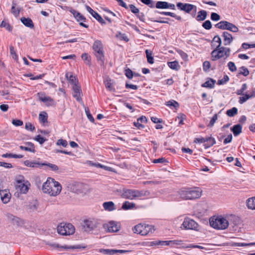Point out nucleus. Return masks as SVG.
I'll use <instances>...</instances> for the list:
<instances>
[{"label":"nucleus","instance_id":"2","mask_svg":"<svg viewBox=\"0 0 255 255\" xmlns=\"http://www.w3.org/2000/svg\"><path fill=\"white\" fill-rule=\"evenodd\" d=\"M209 223L212 227L219 230L226 229L229 225L227 219L222 216L211 217L209 220Z\"/></svg>","mask_w":255,"mask_h":255},{"label":"nucleus","instance_id":"48","mask_svg":"<svg viewBox=\"0 0 255 255\" xmlns=\"http://www.w3.org/2000/svg\"><path fill=\"white\" fill-rule=\"evenodd\" d=\"M15 5L16 4L13 2L11 9V12L15 16L17 17L19 14L20 10L18 8H15Z\"/></svg>","mask_w":255,"mask_h":255},{"label":"nucleus","instance_id":"7","mask_svg":"<svg viewBox=\"0 0 255 255\" xmlns=\"http://www.w3.org/2000/svg\"><path fill=\"white\" fill-rule=\"evenodd\" d=\"M132 230L134 233L146 236L149 233H152L155 229L152 225L139 224L135 226Z\"/></svg>","mask_w":255,"mask_h":255},{"label":"nucleus","instance_id":"14","mask_svg":"<svg viewBox=\"0 0 255 255\" xmlns=\"http://www.w3.org/2000/svg\"><path fill=\"white\" fill-rule=\"evenodd\" d=\"M73 96L78 101L81 100V94H82L81 89L80 86L77 84H74L73 86Z\"/></svg>","mask_w":255,"mask_h":255},{"label":"nucleus","instance_id":"32","mask_svg":"<svg viewBox=\"0 0 255 255\" xmlns=\"http://www.w3.org/2000/svg\"><path fill=\"white\" fill-rule=\"evenodd\" d=\"M155 7L158 9L168 8V3L166 1H158L156 3Z\"/></svg>","mask_w":255,"mask_h":255},{"label":"nucleus","instance_id":"11","mask_svg":"<svg viewBox=\"0 0 255 255\" xmlns=\"http://www.w3.org/2000/svg\"><path fill=\"white\" fill-rule=\"evenodd\" d=\"M103 228L107 232L114 233L119 231L120 226L114 221H110L108 223L104 224Z\"/></svg>","mask_w":255,"mask_h":255},{"label":"nucleus","instance_id":"39","mask_svg":"<svg viewBox=\"0 0 255 255\" xmlns=\"http://www.w3.org/2000/svg\"><path fill=\"white\" fill-rule=\"evenodd\" d=\"M145 53L146 55L147 62L150 64H153L154 63V59L153 57L152 56V51L149 50H146Z\"/></svg>","mask_w":255,"mask_h":255},{"label":"nucleus","instance_id":"35","mask_svg":"<svg viewBox=\"0 0 255 255\" xmlns=\"http://www.w3.org/2000/svg\"><path fill=\"white\" fill-rule=\"evenodd\" d=\"M243 96L240 97L239 100V103L240 104H243L245 103L247 100L252 98L250 94H243Z\"/></svg>","mask_w":255,"mask_h":255},{"label":"nucleus","instance_id":"16","mask_svg":"<svg viewBox=\"0 0 255 255\" xmlns=\"http://www.w3.org/2000/svg\"><path fill=\"white\" fill-rule=\"evenodd\" d=\"M24 164L27 167L32 168H40L42 166V165L44 164H43L42 162H40L36 160L31 161L26 160L24 161Z\"/></svg>","mask_w":255,"mask_h":255},{"label":"nucleus","instance_id":"38","mask_svg":"<svg viewBox=\"0 0 255 255\" xmlns=\"http://www.w3.org/2000/svg\"><path fill=\"white\" fill-rule=\"evenodd\" d=\"M238 113V109L236 107H233L232 109L228 110L226 114L230 117H233L237 115Z\"/></svg>","mask_w":255,"mask_h":255},{"label":"nucleus","instance_id":"44","mask_svg":"<svg viewBox=\"0 0 255 255\" xmlns=\"http://www.w3.org/2000/svg\"><path fill=\"white\" fill-rule=\"evenodd\" d=\"M255 245V243H234L233 246L234 247H246V246H252Z\"/></svg>","mask_w":255,"mask_h":255},{"label":"nucleus","instance_id":"23","mask_svg":"<svg viewBox=\"0 0 255 255\" xmlns=\"http://www.w3.org/2000/svg\"><path fill=\"white\" fill-rule=\"evenodd\" d=\"M21 21L26 27L32 28L34 27V24L32 20L29 18L22 17Z\"/></svg>","mask_w":255,"mask_h":255},{"label":"nucleus","instance_id":"46","mask_svg":"<svg viewBox=\"0 0 255 255\" xmlns=\"http://www.w3.org/2000/svg\"><path fill=\"white\" fill-rule=\"evenodd\" d=\"M44 164L42 166H46L49 167L52 171H56L58 170L59 167L57 165L50 163H42Z\"/></svg>","mask_w":255,"mask_h":255},{"label":"nucleus","instance_id":"27","mask_svg":"<svg viewBox=\"0 0 255 255\" xmlns=\"http://www.w3.org/2000/svg\"><path fill=\"white\" fill-rule=\"evenodd\" d=\"M194 212L197 216H202L204 213L205 209L201 204H198L194 208Z\"/></svg>","mask_w":255,"mask_h":255},{"label":"nucleus","instance_id":"5","mask_svg":"<svg viewBox=\"0 0 255 255\" xmlns=\"http://www.w3.org/2000/svg\"><path fill=\"white\" fill-rule=\"evenodd\" d=\"M230 51L231 50L229 48L220 46V45H218L216 48L211 52L212 60L215 61L225 56L227 58L230 56Z\"/></svg>","mask_w":255,"mask_h":255},{"label":"nucleus","instance_id":"3","mask_svg":"<svg viewBox=\"0 0 255 255\" xmlns=\"http://www.w3.org/2000/svg\"><path fill=\"white\" fill-rule=\"evenodd\" d=\"M149 194V192L146 190L124 189L123 190L122 196L125 199L134 200L136 198L147 196Z\"/></svg>","mask_w":255,"mask_h":255},{"label":"nucleus","instance_id":"60","mask_svg":"<svg viewBox=\"0 0 255 255\" xmlns=\"http://www.w3.org/2000/svg\"><path fill=\"white\" fill-rule=\"evenodd\" d=\"M129 7L131 11L135 15L139 11V9L137 8L134 4H129Z\"/></svg>","mask_w":255,"mask_h":255},{"label":"nucleus","instance_id":"6","mask_svg":"<svg viewBox=\"0 0 255 255\" xmlns=\"http://www.w3.org/2000/svg\"><path fill=\"white\" fill-rule=\"evenodd\" d=\"M101 225L98 219H89L85 220L81 223L82 229L86 232L89 233L96 230Z\"/></svg>","mask_w":255,"mask_h":255},{"label":"nucleus","instance_id":"17","mask_svg":"<svg viewBox=\"0 0 255 255\" xmlns=\"http://www.w3.org/2000/svg\"><path fill=\"white\" fill-rule=\"evenodd\" d=\"M203 194V190L199 187H192V200L200 198Z\"/></svg>","mask_w":255,"mask_h":255},{"label":"nucleus","instance_id":"33","mask_svg":"<svg viewBox=\"0 0 255 255\" xmlns=\"http://www.w3.org/2000/svg\"><path fill=\"white\" fill-rule=\"evenodd\" d=\"M135 204L130 203L128 201H125L122 205V208L124 210H127L133 208L135 207Z\"/></svg>","mask_w":255,"mask_h":255},{"label":"nucleus","instance_id":"40","mask_svg":"<svg viewBox=\"0 0 255 255\" xmlns=\"http://www.w3.org/2000/svg\"><path fill=\"white\" fill-rule=\"evenodd\" d=\"M0 27L5 28L8 31H11L12 29V27L9 23L5 20H3L0 23Z\"/></svg>","mask_w":255,"mask_h":255},{"label":"nucleus","instance_id":"57","mask_svg":"<svg viewBox=\"0 0 255 255\" xmlns=\"http://www.w3.org/2000/svg\"><path fill=\"white\" fill-rule=\"evenodd\" d=\"M202 26L206 29L209 30L212 28V24L210 20L205 21L202 24Z\"/></svg>","mask_w":255,"mask_h":255},{"label":"nucleus","instance_id":"54","mask_svg":"<svg viewBox=\"0 0 255 255\" xmlns=\"http://www.w3.org/2000/svg\"><path fill=\"white\" fill-rule=\"evenodd\" d=\"M34 139L36 141L38 142L39 144H42L47 139L43 137H42L40 135H38L36 136Z\"/></svg>","mask_w":255,"mask_h":255},{"label":"nucleus","instance_id":"30","mask_svg":"<svg viewBox=\"0 0 255 255\" xmlns=\"http://www.w3.org/2000/svg\"><path fill=\"white\" fill-rule=\"evenodd\" d=\"M191 221V220L189 218L186 217L181 225V228L182 229H191L190 227Z\"/></svg>","mask_w":255,"mask_h":255},{"label":"nucleus","instance_id":"56","mask_svg":"<svg viewBox=\"0 0 255 255\" xmlns=\"http://www.w3.org/2000/svg\"><path fill=\"white\" fill-rule=\"evenodd\" d=\"M25 128L26 129L31 131H33L35 130L34 126L29 122L25 123Z\"/></svg>","mask_w":255,"mask_h":255},{"label":"nucleus","instance_id":"42","mask_svg":"<svg viewBox=\"0 0 255 255\" xmlns=\"http://www.w3.org/2000/svg\"><path fill=\"white\" fill-rule=\"evenodd\" d=\"M47 115L46 113H44V114L40 113L39 115V120L40 123L45 124V123H47Z\"/></svg>","mask_w":255,"mask_h":255},{"label":"nucleus","instance_id":"31","mask_svg":"<svg viewBox=\"0 0 255 255\" xmlns=\"http://www.w3.org/2000/svg\"><path fill=\"white\" fill-rule=\"evenodd\" d=\"M242 127L241 125H235L232 128V130L235 136H237L242 132Z\"/></svg>","mask_w":255,"mask_h":255},{"label":"nucleus","instance_id":"41","mask_svg":"<svg viewBox=\"0 0 255 255\" xmlns=\"http://www.w3.org/2000/svg\"><path fill=\"white\" fill-rule=\"evenodd\" d=\"M93 16L101 24L105 25L106 24L105 21L103 19V18L101 17V16L97 12L94 13V14Z\"/></svg>","mask_w":255,"mask_h":255},{"label":"nucleus","instance_id":"21","mask_svg":"<svg viewBox=\"0 0 255 255\" xmlns=\"http://www.w3.org/2000/svg\"><path fill=\"white\" fill-rule=\"evenodd\" d=\"M104 209L108 211H112L116 210L115 205L112 201L104 202L103 204Z\"/></svg>","mask_w":255,"mask_h":255},{"label":"nucleus","instance_id":"4","mask_svg":"<svg viewBox=\"0 0 255 255\" xmlns=\"http://www.w3.org/2000/svg\"><path fill=\"white\" fill-rule=\"evenodd\" d=\"M94 55L101 66H103L105 63V55L103 45L100 40H96L92 46Z\"/></svg>","mask_w":255,"mask_h":255},{"label":"nucleus","instance_id":"26","mask_svg":"<svg viewBox=\"0 0 255 255\" xmlns=\"http://www.w3.org/2000/svg\"><path fill=\"white\" fill-rule=\"evenodd\" d=\"M150 246H156L158 247H163L165 246H167V241H160L156 240L150 242L149 243Z\"/></svg>","mask_w":255,"mask_h":255},{"label":"nucleus","instance_id":"24","mask_svg":"<svg viewBox=\"0 0 255 255\" xmlns=\"http://www.w3.org/2000/svg\"><path fill=\"white\" fill-rule=\"evenodd\" d=\"M71 12H72V13L73 14V15L78 21L79 22L82 21L85 22L86 21V18H85V17L82 15L78 11H77L75 10H73L71 11Z\"/></svg>","mask_w":255,"mask_h":255},{"label":"nucleus","instance_id":"37","mask_svg":"<svg viewBox=\"0 0 255 255\" xmlns=\"http://www.w3.org/2000/svg\"><path fill=\"white\" fill-rule=\"evenodd\" d=\"M165 105L168 107H173L176 109H177L179 107V103L173 100H171L168 102H166L165 103Z\"/></svg>","mask_w":255,"mask_h":255},{"label":"nucleus","instance_id":"1","mask_svg":"<svg viewBox=\"0 0 255 255\" xmlns=\"http://www.w3.org/2000/svg\"><path fill=\"white\" fill-rule=\"evenodd\" d=\"M62 187L58 181L53 178L49 177L42 186V191L50 196H56L61 192Z\"/></svg>","mask_w":255,"mask_h":255},{"label":"nucleus","instance_id":"53","mask_svg":"<svg viewBox=\"0 0 255 255\" xmlns=\"http://www.w3.org/2000/svg\"><path fill=\"white\" fill-rule=\"evenodd\" d=\"M57 145H61L64 147H66L68 145V142L65 139H59L56 142Z\"/></svg>","mask_w":255,"mask_h":255},{"label":"nucleus","instance_id":"22","mask_svg":"<svg viewBox=\"0 0 255 255\" xmlns=\"http://www.w3.org/2000/svg\"><path fill=\"white\" fill-rule=\"evenodd\" d=\"M206 142L204 145L206 148H209L213 146L216 143V140L214 137L212 136H206L205 137Z\"/></svg>","mask_w":255,"mask_h":255},{"label":"nucleus","instance_id":"36","mask_svg":"<svg viewBox=\"0 0 255 255\" xmlns=\"http://www.w3.org/2000/svg\"><path fill=\"white\" fill-rule=\"evenodd\" d=\"M66 77L68 80L73 85L76 84L77 80L76 77L74 76L71 73H67L66 74Z\"/></svg>","mask_w":255,"mask_h":255},{"label":"nucleus","instance_id":"13","mask_svg":"<svg viewBox=\"0 0 255 255\" xmlns=\"http://www.w3.org/2000/svg\"><path fill=\"white\" fill-rule=\"evenodd\" d=\"M0 196L2 202L4 204L7 203L11 197V194L8 190L2 189L0 190Z\"/></svg>","mask_w":255,"mask_h":255},{"label":"nucleus","instance_id":"12","mask_svg":"<svg viewBox=\"0 0 255 255\" xmlns=\"http://www.w3.org/2000/svg\"><path fill=\"white\" fill-rule=\"evenodd\" d=\"M6 217L8 221L13 225L21 226L24 223L23 221L21 219L11 214H7Z\"/></svg>","mask_w":255,"mask_h":255},{"label":"nucleus","instance_id":"62","mask_svg":"<svg viewBox=\"0 0 255 255\" xmlns=\"http://www.w3.org/2000/svg\"><path fill=\"white\" fill-rule=\"evenodd\" d=\"M211 19L213 21H218L220 19V16L215 12H212L211 15Z\"/></svg>","mask_w":255,"mask_h":255},{"label":"nucleus","instance_id":"29","mask_svg":"<svg viewBox=\"0 0 255 255\" xmlns=\"http://www.w3.org/2000/svg\"><path fill=\"white\" fill-rule=\"evenodd\" d=\"M216 83V81L212 79H209L206 82H205L204 84H202V86L210 89H212L214 87L215 84Z\"/></svg>","mask_w":255,"mask_h":255},{"label":"nucleus","instance_id":"45","mask_svg":"<svg viewBox=\"0 0 255 255\" xmlns=\"http://www.w3.org/2000/svg\"><path fill=\"white\" fill-rule=\"evenodd\" d=\"M168 65L171 69L173 70H177L178 69V68L179 67L178 63L176 61L168 62Z\"/></svg>","mask_w":255,"mask_h":255},{"label":"nucleus","instance_id":"61","mask_svg":"<svg viewBox=\"0 0 255 255\" xmlns=\"http://www.w3.org/2000/svg\"><path fill=\"white\" fill-rule=\"evenodd\" d=\"M229 80V78L227 75L224 76L223 78L218 81V85H223L225 84Z\"/></svg>","mask_w":255,"mask_h":255},{"label":"nucleus","instance_id":"51","mask_svg":"<svg viewBox=\"0 0 255 255\" xmlns=\"http://www.w3.org/2000/svg\"><path fill=\"white\" fill-rule=\"evenodd\" d=\"M167 246H170L171 247H174L175 245H179L181 244V241L179 240H171L167 241Z\"/></svg>","mask_w":255,"mask_h":255},{"label":"nucleus","instance_id":"20","mask_svg":"<svg viewBox=\"0 0 255 255\" xmlns=\"http://www.w3.org/2000/svg\"><path fill=\"white\" fill-rule=\"evenodd\" d=\"M181 197L185 200L191 199V191L182 190L179 192Z\"/></svg>","mask_w":255,"mask_h":255},{"label":"nucleus","instance_id":"63","mask_svg":"<svg viewBox=\"0 0 255 255\" xmlns=\"http://www.w3.org/2000/svg\"><path fill=\"white\" fill-rule=\"evenodd\" d=\"M194 142L195 143H200V144L205 143L206 142L205 137H199L197 138H195L194 140Z\"/></svg>","mask_w":255,"mask_h":255},{"label":"nucleus","instance_id":"47","mask_svg":"<svg viewBox=\"0 0 255 255\" xmlns=\"http://www.w3.org/2000/svg\"><path fill=\"white\" fill-rule=\"evenodd\" d=\"M100 252L107 255H115L114 249H101L100 250Z\"/></svg>","mask_w":255,"mask_h":255},{"label":"nucleus","instance_id":"52","mask_svg":"<svg viewBox=\"0 0 255 255\" xmlns=\"http://www.w3.org/2000/svg\"><path fill=\"white\" fill-rule=\"evenodd\" d=\"M239 74H242L245 76H247L249 74V71L245 67L242 66L240 68Z\"/></svg>","mask_w":255,"mask_h":255},{"label":"nucleus","instance_id":"25","mask_svg":"<svg viewBox=\"0 0 255 255\" xmlns=\"http://www.w3.org/2000/svg\"><path fill=\"white\" fill-rule=\"evenodd\" d=\"M207 15V11L205 10H201L198 12L196 19L197 21H203L206 18Z\"/></svg>","mask_w":255,"mask_h":255},{"label":"nucleus","instance_id":"34","mask_svg":"<svg viewBox=\"0 0 255 255\" xmlns=\"http://www.w3.org/2000/svg\"><path fill=\"white\" fill-rule=\"evenodd\" d=\"M37 96L38 97L39 100L44 103L51 102L52 101L50 97L45 96L44 94L38 93L37 94Z\"/></svg>","mask_w":255,"mask_h":255},{"label":"nucleus","instance_id":"28","mask_svg":"<svg viewBox=\"0 0 255 255\" xmlns=\"http://www.w3.org/2000/svg\"><path fill=\"white\" fill-rule=\"evenodd\" d=\"M248 208L251 210H255V197L249 198L246 202Z\"/></svg>","mask_w":255,"mask_h":255},{"label":"nucleus","instance_id":"9","mask_svg":"<svg viewBox=\"0 0 255 255\" xmlns=\"http://www.w3.org/2000/svg\"><path fill=\"white\" fill-rule=\"evenodd\" d=\"M215 27L221 29L230 30L233 32H237L239 31L237 26L227 21H221L215 24Z\"/></svg>","mask_w":255,"mask_h":255},{"label":"nucleus","instance_id":"19","mask_svg":"<svg viewBox=\"0 0 255 255\" xmlns=\"http://www.w3.org/2000/svg\"><path fill=\"white\" fill-rule=\"evenodd\" d=\"M177 6L179 9L188 13L191 11V4L183 3L179 2L177 3Z\"/></svg>","mask_w":255,"mask_h":255},{"label":"nucleus","instance_id":"18","mask_svg":"<svg viewBox=\"0 0 255 255\" xmlns=\"http://www.w3.org/2000/svg\"><path fill=\"white\" fill-rule=\"evenodd\" d=\"M26 146L20 145L19 148L21 150L29 151L32 153L36 152L34 144L31 142H27L25 143Z\"/></svg>","mask_w":255,"mask_h":255},{"label":"nucleus","instance_id":"55","mask_svg":"<svg viewBox=\"0 0 255 255\" xmlns=\"http://www.w3.org/2000/svg\"><path fill=\"white\" fill-rule=\"evenodd\" d=\"M9 50H10V53L11 55L12 56V58L15 60H18V56L14 50V47L12 46H10L9 47Z\"/></svg>","mask_w":255,"mask_h":255},{"label":"nucleus","instance_id":"43","mask_svg":"<svg viewBox=\"0 0 255 255\" xmlns=\"http://www.w3.org/2000/svg\"><path fill=\"white\" fill-rule=\"evenodd\" d=\"M81 57L87 65H91V58L88 53H83Z\"/></svg>","mask_w":255,"mask_h":255},{"label":"nucleus","instance_id":"49","mask_svg":"<svg viewBox=\"0 0 255 255\" xmlns=\"http://www.w3.org/2000/svg\"><path fill=\"white\" fill-rule=\"evenodd\" d=\"M105 86H106V88L108 89L109 91H115V88H113V85H112L111 80H107L105 82Z\"/></svg>","mask_w":255,"mask_h":255},{"label":"nucleus","instance_id":"50","mask_svg":"<svg viewBox=\"0 0 255 255\" xmlns=\"http://www.w3.org/2000/svg\"><path fill=\"white\" fill-rule=\"evenodd\" d=\"M247 84L246 83H244L242 85V87L240 89L238 90L236 92V94L238 95H242L244 94V92L247 89Z\"/></svg>","mask_w":255,"mask_h":255},{"label":"nucleus","instance_id":"64","mask_svg":"<svg viewBox=\"0 0 255 255\" xmlns=\"http://www.w3.org/2000/svg\"><path fill=\"white\" fill-rule=\"evenodd\" d=\"M210 67H211V64L209 61H206L203 63V70L205 71H206V72L208 71L209 70Z\"/></svg>","mask_w":255,"mask_h":255},{"label":"nucleus","instance_id":"58","mask_svg":"<svg viewBox=\"0 0 255 255\" xmlns=\"http://www.w3.org/2000/svg\"><path fill=\"white\" fill-rule=\"evenodd\" d=\"M125 75L128 78L131 79L133 77V73L130 69L128 68L125 70Z\"/></svg>","mask_w":255,"mask_h":255},{"label":"nucleus","instance_id":"15","mask_svg":"<svg viewBox=\"0 0 255 255\" xmlns=\"http://www.w3.org/2000/svg\"><path fill=\"white\" fill-rule=\"evenodd\" d=\"M222 36L223 37L224 44L225 46L230 45L233 40L232 35L227 31L223 32Z\"/></svg>","mask_w":255,"mask_h":255},{"label":"nucleus","instance_id":"8","mask_svg":"<svg viewBox=\"0 0 255 255\" xmlns=\"http://www.w3.org/2000/svg\"><path fill=\"white\" fill-rule=\"evenodd\" d=\"M57 229L58 234L64 236L72 235L75 233V228L70 223H61L57 226Z\"/></svg>","mask_w":255,"mask_h":255},{"label":"nucleus","instance_id":"10","mask_svg":"<svg viewBox=\"0 0 255 255\" xmlns=\"http://www.w3.org/2000/svg\"><path fill=\"white\" fill-rule=\"evenodd\" d=\"M18 179L17 180V184L16 188L17 191H19L20 193L25 194L28 190V187L27 185L24 182L23 176H19Z\"/></svg>","mask_w":255,"mask_h":255},{"label":"nucleus","instance_id":"59","mask_svg":"<svg viewBox=\"0 0 255 255\" xmlns=\"http://www.w3.org/2000/svg\"><path fill=\"white\" fill-rule=\"evenodd\" d=\"M228 67L229 70L232 72H235L237 70V67L235 63L233 62H229L228 63Z\"/></svg>","mask_w":255,"mask_h":255}]
</instances>
